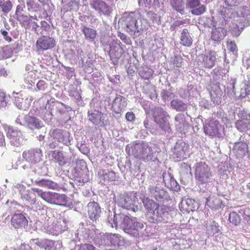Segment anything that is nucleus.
Wrapping results in <instances>:
<instances>
[{"mask_svg":"<svg viewBox=\"0 0 250 250\" xmlns=\"http://www.w3.org/2000/svg\"><path fill=\"white\" fill-rule=\"evenodd\" d=\"M146 15L144 16L146 19H143L142 21L144 23V24L146 26V24L148 23V20L151 21H152V23L153 24H159L161 22V19L160 16L157 15L156 14L154 13L153 12L150 11L147 12L146 11H145Z\"/></svg>","mask_w":250,"mask_h":250,"instance_id":"39","label":"nucleus"},{"mask_svg":"<svg viewBox=\"0 0 250 250\" xmlns=\"http://www.w3.org/2000/svg\"><path fill=\"white\" fill-rule=\"evenodd\" d=\"M126 105V98L116 94L115 97L112 101L111 108L115 113L121 114L125 111Z\"/></svg>","mask_w":250,"mask_h":250,"instance_id":"24","label":"nucleus"},{"mask_svg":"<svg viewBox=\"0 0 250 250\" xmlns=\"http://www.w3.org/2000/svg\"><path fill=\"white\" fill-rule=\"evenodd\" d=\"M13 95L16 94L15 96L14 103L16 106L20 109L26 110L29 107L31 102L33 100L32 98H28L26 96L23 97L20 93L13 92Z\"/></svg>","mask_w":250,"mask_h":250,"instance_id":"25","label":"nucleus"},{"mask_svg":"<svg viewBox=\"0 0 250 250\" xmlns=\"http://www.w3.org/2000/svg\"><path fill=\"white\" fill-rule=\"evenodd\" d=\"M224 91H225V86L219 82L214 83L210 91L211 101L214 104L219 105L222 101Z\"/></svg>","mask_w":250,"mask_h":250,"instance_id":"16","label":"nucleus"},{"mask_svg":"<svg viewBox=\"0 0 250 250\" xmlns=\"http://www.w3.org/2000/svg\"><path fill=\"white\" fill-rule=\"evenodd\" d=\"M108 234L107 233H100L96 234L93 239L95 245L99 248L108 246Z\"/></svg>","mask_w":250,"mask_h":250,"instance_id":"36","label":"nucleus"},{"mask_svg":"<svg viewBox=\"0 0 250 250\" xmlns=\"http://www.w3.org/2000/svg\"><path fill=\"white\" fill-rule=\"evenodd\" d=\"M12 3L10 0H0V9L4 13H8L12 8Z\"/></svg>","mask_w":250,"mask_h":250,"instance_id":"59","label":"nucleus"},{"mask_svg":"<svg viewBox=\"0 0 250 250\" xmlns=\"http://www.w3.org/2000/svg\"><path fill=\"white\" fill-rule=\"evenodd\" d=\"M29 115L23 113L19 115L15 120V124L26 127Z\"/></svg>","mask_w":250,"mask_h":250,"instance_id":"60","label":"nucleus"},{"mask_svg":"<svg viewBox=\"0 0 250 250\" xmlns=\"http://www.w3.org/2000/svg\"><path fill=\"white\" fill-rule=\"evenodd\" d=\"M36 77V74L33 71H29L25 74L24 78L25 83L27 85L26 86L27 88L30 89L32 88L33 84L35 83V78Z\"/></svg>","mask_w":250,"mask_h":250,"instance_id":"51","label":"nucleus"},{"mask_svg":"<svg viewBox=\"0 0 250 250\" xmlns=\"http://www.w3.org/2000/svg\"><path fill=\"white\" fill-rule=\"evenodd\" d=\"M11 225L15 229H20L27 226L28 220L24 214L21 213H15L11 218Z\"/></svg>","mask_w":250,"mask_h":250,"instance_id":"26","label":"nucleus"},{"mask_svg":"<svg viewBox=\"0 0 250 250\" xmlns=\"http://www.w3.org/2000/svg\"><path fill=\"white\" fill-rule=\"evenodd\" d=\"M194 168L196 184L205 192L208 189L214 181L213 174L210 167L203 162L196 163Z\"/></svg>","mask_w":250,"mask_h":250,"instance_id":"4","label":"nucleus"},{"mask_svg":"<svg viewBox=\"0 0 250 250\" xmlns=\"http://www.w3.org/2000/svg\"><path fill=\"white\" fill-rule=\"evenodd\" d=\"M187 8L191 9L190 12L194 15H200L205 13L206 7L201 4L200 0H187L186 4Z\"/></svg>","mask_w":250,"mask_h":250,"instance_id":"22","label":"nucleus"},{"mask_svg":"<svg viewBox=\"0 0 250 250\" xmlns=\"http://www.w3.org/2000/svg\"><path fill=\"white\" fill-rule=\"evenodd\" d=\"M57 205L69 207L72 205V202L65 194H59Z\"/></svg>","mask_w":250,"mask_h":250,"instance_id":"52","label":"nucleus"},{"mask_svg":"<svg viewBox=\"0 0 250 250\" xmlns=\"http://www.w3.org/2000/svg\"><path fill=\"white\" fill-rule=\"evenodd\" d=\"M229 220L232 225L237 226L240 224L241 220L240 215L236 212L232 211L229 214Z\"/></svg>","mask_w":250,"mask_h":250,"instance_id":"61","label":"nucleus"},{"mask_svg":"<svg viewBox=\"0 0 250 250\" xmlns=\"http://www.w3.org/2000/svg\"><path fill=\"white\" fill-rule=\"evenodd\" d=\"M240 87V96L241 97L244 98L250 95V85L246 82H243L241 84Z\"/></svg>","mask_w":250,"mask_h":250,"instance_id":"64","label":"nucleus"},{"mask_svg":"<svg viewBox=\"0 0 250 250\" xmlns=\"http://www.w3.org/2000/svg\"><path fill=\"white\" fill-rule=\"evenodd\" d=\"M207 233L209 235H214L220 231V227L218 223L213 220H208L206 224Z\"/></svg>","mask_w":250,"mask_h":250,"instance_id":"41","label":"nucleus"},{"mask_svg":"<svg viewBox=\"0 0 250 250\" xmlns=\"http://www.w3.org/2000/svg\"><path fill=\"white\" fill-rule=\"evenodd\" d=\"M145 93L146 96L152 100H156L157 98V94L156 92L155 87L153 85H147L144 89Z\"/></svg>","mask_w":250,"mask_h":250,"instance_id":"55","label":"nucleus"},{"mask_svg":"<svg viewBox=\"0 0 250 250\" xmlns=\"http://www.w3.org/2000/svg\"><path fill=\"white\" fill-rule=\"evenodd\" d=\"M126 151L129 155L145 162H155L158 160L152 147L148 143L141 141L127 145Z\"/></svg>","mask_w":250,"mask_h":250,"instance_id":"3","label":"nucleus"},{"mask_svg":"<svg viewBox=\"0 0 250 250\" xmlns=\"http://www.w3.org/2000/svg\"><path fill=\"white\" fill-rule=\"evenodd\" d=\"M40 4L34 0H27L26 10L30 13H35L40 11Z\"/></svg>","mask_w":250,"mask_h":250,"instance_id":"48","label":"nucleus"},{"mask_svg":"<svg viewBox=\"0 0 250 250\" xmlns=\"http://www.w3.org/2000/svg\"><path fill=\"white\" fill-rule=\"evenodd\" d=\"M21 197V199L27 204L34 205L35 203V195L29 191L26 190L24 193H22Z\"/></svg>","mask_w":250,"mask_h":250,"instance_id":"47","label":"nucleus"},{"mask_svg":"<svg viewBox=\"0 0 250 250\" xmlns=\"http://www.w3.org/2000/svg\"><path fill=\"white\" fill-rule=\"evenodd\" d=\"M55 44V40L48 36H42L39 38L36 43V49L39 52L51 49Z\"/></svg>","mask_w":250,"mask_h":250,"instance_id":"17","label":"nucleus"},{"mask_svg":"<svg viewBox=\"0 0 250 250\" xmlns=\"http://www.w3.org/2000/svg\"><path fill=\"white\" fill-rule=\"evenodd\" d=\"M31 180L32 184L40 187L55 190H57L60 188V186L58 184L50 180L42 179L34 180L31 179Z\"/></svg>","mask_w":250,"mask_h":250,"instance_id":"31","label":"nucleus"},{"mask_svg":"<svg viewBox=\"0 0 250 250\" xmlns=\"http://www.w3.org/2000/svg\"><path fill=\"white\" fill-rule=\"evenodd\" d=\"M206 204L210 208L217 209L221 208L222 201L218 196H209L207 198Z\"/></svg>","mask_w":250,"mask_h":250,"instance_id":"42","label":"nucleus"},{"mask_svg":"<svg viewBox=\"0 0 250 250\" xmlns=\"http://www.w3.org/2000/svg\"><path fill=\"white\" fill-rule=\"evenodd\" d=\"M58 194L59 193L56 192H48L45 197V201L48 203L57 205Z\"/></svg>","mask_w":250,"mask_h":250,"instance_id":"62","label":"nucleus"},{"mask_svg":"<svg viewBox=\"0 0 250 250\" xmlns=\"http://www.w3.org/2000/svg\"><path fill=\"white\" fill-rule=\"evenodd\" d=\"M7 137L9 140L10 144L16 147L23 145L26 141L21 131L14 129L12 127L8 129Z\"/></svg>","mask_w":250,"mask_h":250,"instance_id":"12","label":"nucleus"},{"mask_svg":"<svg viewBox=\"0 0 250 250\" xmlns=\"http://www.w3.org/2000/svg\"><path fill=\"white\" fill-rule=\"evenodd\" d=\"M174 124L178 132L186 134L188 127V123L186 121V115L184 114L177 113L174 117Z\"/></svg>","mask_w":250,"mask_h":250,"instance_id":"21","label":"nucleus"},{"mask_svg":"<svg viewBox=\"0 0 250 250\" xmlns=\"http://www.w3.org/2000/svg\"><path fill=\"white\" fill-rule=\"evenodd\" d=\"M145 207L147 209V213L152 212L156 210L159 206L158 204L153 200L146 198L143 201Z\"/></svg>","mask_w":250,"mask_h":250,"instance_id":"49","label":"nucleus"},{"mask_svg":"<svg viewBox=\"0 0 250 250\" xmlns=\"http://www.w3.org/2000/svg\"><path fill=\"white\" fill-rule=\"evenodd\" d=\"M121 44V42L119 41L111 42L108 44L110 48L108 54L111 60L114 64L118 63L119 59L124 53Z\"/></svg>","mask_w":250,"mask_h":250,"instance_id":"15","label":"nucleus"},{"mask_svg":"<svg viewBox=\"0 0 250 250\" xmlns=\"http://www.w3.org/2000/svg\"><path fill=\"white\" fill-rule=\"evenodd\" d=\"M27 0H18V4L16 6L15 15L20 16L26 10Z\"/></svg>","mask_w":250,"mask_h":250,"instance_id":"57","label":"nucleus"},{"mask_svg":"<svg viewBox=\"0 0 250 250\" xmlns=\"http://www.w3.org/2000/svg\"><path fill=\"white\" fill-rule=\"evenodd\" d=\"M180 43L185 46L189 47L192 45V39L187 29H184L180 36Z\"/></svg>","mask_w":250,"mask_h":250,"instance_id":"44","label":"nucleus"},{"mask_svg":"<svg viewBox=\"0 0 250 250\" xmlns=\"http://www.w3.org/2000/svg\"><path fill=\"white\" fill-rule=\"evenodd\" d=\"M13 54L12 49L7 46L0 47V60L11 57Z\"/></svg>","mask_w":250,"mask_h":250,"instance_id":"58","label":"nucleus"},{"mask_svg":"<svg viewBox=\"0 0 250 250\" xmlns=\"http://www.w3.org/2000/svg\"><path fill=\"white\" fill-rule=\"evenodd\" d=\"M17 20L24 29L30 30L37 34L42 33L38 28L39 24L37 23L38 19L36 16L21 15L18 17Z\"/></svg>","mask_w":250,"mask_h":250,"instance_id":"9","label":"nucleus"},{"mask_svg":"<svg viewBox=\"0 0 250 250\" xmlns=\"http://www.w3.org/2000/svg\"><path fill=\"white\" fill-rule=\"evenodd\" d=\"M81 30L87 40L91 42L94 41L97 35L95 29L83 25L81 26Z\"/></svg>","mask_w":250,"mask_h":250,"instance_id":"40","label":"nucleus"},{"mask_svg":"<svg viewBox=\"0 0 250 250\" xmlns=\"http://www.w3.org/2000/svg\"><path fill=\"white\" fill-rule=\"evenodd\" d=\"M51 136L55 141L67 146L71 145V142L73 140L69 132L60 129L53 130Z\"/></svg>","mask_w":250,"mask_h":250,"instance_id":"13","label":"nucleus"},{"mask_svg":"<svg viewBox=\"0 0 250 250\" xmlns=\"http://www.w3.org/2000/svg\"><path fill=\"white\" fill-rule=\"evenodd\" d=\"M170 207L166 205L160 206L153 212L147 213V220L150 223L154 224L167 223L170 220Z\"/></svg>","mask_w":250,"mask_h":250,"instance_id":"6","label":"nucleus"},{"mask_svg":"<svg viewBox=\"0 0 250 250\" xmlns=\"http://www.w3.org/2000/svg\"><path fill=\"white\" fill-rule=\"evenodd\" d=\"M180 208L188 212L194 211L198 208V204L194 199L191 198L183 199L181 202Z\"/></svg>","mask_w":250,"mask_h":250,"instance_id":"29","label":"nucleus"},{"mask_svg":"<svg viewBox=\"0 0 250 250\" xmlns=\"http://www.w3.org/2000/svg\"><path fill=\"white\" fill-rule=\"evenodd\" d=\"M153 117L155 123L162 131L165 133L171 131L169 122L170 116L166 110L161 107H155L153 109Z\"/></svg>","mask_w":250,"mask_h":250,"instance_id":"7","label":"nucleus"},{"mask_svg":"<svg viewBox=\"0 0 250 250\" xmlns=\"http://www.w3.org/2000/svg\"><path fill=\"white\" fill-rule=\"evenodd\" d=\"M41 117L47 124L50 125L52 123L53 114L50 111L45 110V108L43 107L41 113Z\"/></svg>","mask_w":250,"mask_h":250,"instance_id":"56","label":"nucleus"},{"mask_svg":"<svg viewBox=\"0 0 250 250\" xmlns=\"http://www.w3.org/2000/svg\"><path fill=\"white\" fill-rule=\"evenodd\" d=\"M189 105L188 103L178 99H174L170 102L171 108L178 112L187 111Z\"/></svg>","mask_w":250,"mask_h":250,"instance_id":"35","label":"nucleus"},{"mask_svg":"<svg viewBox=\"0 0 250 250\" xmlns=\"http://www.w3.org/2000/svg\"><path fill=\"white\" fill-rule=\"evenodd\" d=\"M86 208L89 219L93 222L98 220L102 212L99 204L95 201H91L87 204Z\"/></svg>","mask_w":250,"mask_h":250,"instance_id":"20","label":"nucleus"},{"mask_svg":"<svg viewBox=\"0 0 250 250\" xmlns=\"http://www.w3.org/2000/svg\"><path fill=\"white\" fill-rule=\"evenodd\" d=\"M26 127L32 131L42 128L44 133H45L46 131L43 123L37 117L30 115L28 117Z\"/></svg>","mask_w":250,"mask_h":250,"instance_id":"27","label":"nucleus"},{"mask_svg":"<svg viewBox=\"0 0 250 250\" xmlns=\"http://www.w3.org/2000/svg\"><path fill=\"white\" fill-rule=\"evenodd\" d=\"M235 127L240 132H246L250 129V122L244 120H237L235 122Z\"/></svg>","mask_w":250,"mask_h":250,"instance_id":"50","label":"nucleus"},{"mask_svg":"<svg viewBox=\"0 0 250 250\" xmlns=\"http://www.w3.org/2000/svg\"><path fill=\"white\" fill-rule=\"evenodd\" d=\"M109 223L112 228H120L125 232L135 236L144 228V224L138 221L136 217L131 218L123 213H114L113 220L109 219Z\"/></svg>","mask_w":250,"mask_h":250,"instance_id":"1","label":"nucleus"},{"mask_svg":"<svg viewBox=\"0 0 250 250\" xmlns=\"http://www.w3.org/2000/svg\"><path fill=\"white\" fill-rule=\"evenodd\" d=\"M139 74L143 79L148 80L152 77L153 70L148 67L145 66L140 69Z\"/></svg>","mask_w":250,"mask_h":250,"instance_id":"53","label":"nucleus"},{"mask_svg":"<svg viewBox=\"0 0 250 250\" xmlns=\"http://www.w3.org/2000/svg\"><path fill=\"white\" fill-rule=\"evenodd\" d=\"M239 141L235 142L233 147V152L237 158L244 157L246 153L249 154L248 145L243 138H240Z\"/></svg>","mask_w":250,"mask_h":250,"instance_id":"23","label":"nucleus"},{"mask_svg":"<svg viewBox=\"0 0 250 250\" xmlns=\"http://www.w3.org/2000/svg\"><path fill=\"white\" fill-rule=\"evenodd\" d=\"M47 95L45 94L42 98L40 99V101H44L46 100V104L44 106H42V107L45 108V110H47L52 112L53 110H55L56 113H58L60 114H62L63 103L56 101L54 98H50L49 99L47 98Z\"/></svg>","mask_w":250,"mask_h":250,"instance_id":"19","label":"nucleus"},{"mask_svg":"<svg viewBox=\"0 0 250 250\" xmlns=\"http://www.w3.org/2000/svg\"><path fill=\"white\" fill-rule=\"evenodd\" d=\"M90 5L100 16H110L112 12V8L102 0H92Z\"/></svg>","mask_w":250,"mask_h":250,"instance_id":"14","label":"nucleus"},{"mask_svg":"<svg viewBox=\"0 0 250 250\" xmlns=\"http://www.w3.org/2000/svg\"><path fill=\"white\" fill-rule=\"evenodd\" d=\"M223 130L224 128L219 122L213 119L206 122L204 125L205 134L211 137H222Z\"/></svg>","mask_w":250,"mask_h":250,"instance_id":"11","label":"nucleus"},{"mask_svg":"<svg viewBox=\"0 0 250 250\" xmlns=\"http://www.w3.org/2000/svg\"><path fill=\"white\" fill-rule=\"evenodd\" d=\"M216 53L213 51H210L208 53L204 55L203 59V64L206 68H212L214 65L216 60Z\"/></svg>","mask_w":250,"mask_h":250,"instance_id":"32","label":"nucleus"},{"mask_svg":"<svg viewBox=\"0 0 250 250\" xmlns=\"http://www.w3.org/2000/svg\"><path fill=\"white\" fill-rule=\"evenodd\" d=\"M138 3L139 5L143 6L144 4L149 8H156L160 5L159 0H139Z\"/></svg>","mask_w":250,"mask_h":250,"instance_id":"54","label":"nucleus"},{"mask_svg":"<svg viewBox=\"0 0 250 250\" xmlns=\"http://www.w3.org/2000/svg\"><path fill=\"white\" fill-rule=\"evenodd\" d=\"M147 189L149 196L159 202H165L170 199L168 192L159 185L152 183Z\"/></svg>","mask_w":250,"mask_h":250,"instance_id":"10","label":"nucleus"},{"mask_svg":"<svg viewBox=\"0 0 250 250\" xmlns=\"http://www.w3.org/2000/svg\"><path fill=\"white\" fill-rule=\"evenodd\" d=\"M52 157L61 167L64 166L69 161V158L65 156L64 153L61 151H53Z\"/></svg>","mask_w":250,"mask_h":250,"instance_id":"37","label":"nucleus"},{"mask_svg":"<svg viewBox=\"0 0 250 250\" xmlns=\"http://www.w3.org/2000/svg\"><path fill=\"white\" fill-rule=\"evenodd\" d=\"M115 202L122 208L135 212L141 211L142 210L141 206L136 204L137 203L126 194H118L115 197Z\"/></svg>","mask_w":250,"mask_h":250,"instance_id":"8","label":"nucleus"},{"mask_svg":"<svg viewBox=\"0 0 250 250\" xmlns=\"http://www.w3.org/2000/svg\"><path fill=\"white\" fill-rule=\"evenodd\" d=\"M64 2L66 6H67L69 9L68 8L65 11V8L64 7V11L63 12L62 10H61V15L65 13L68 10H77L79 9V0H64Z\"/></svg>","mask_w":250,"mask_h":250,"instance_id":"46","label":"nucleus"},{"mask_svg":"<svg viewBox=\"0 0 250 250\" xmlns=\"http://www.w3.org/2000/svg\"><path fill=\"white\" fill-rule=\"evenodd\" d=\"M98 175L101 183L114 181L116 179V174L112 171L101 169L99 171Z\"/></svg>","mask_w":250,"mask_h":250,"instance_id":"33","label":"nucleus"},{"mask_svg":"<svg viewBox=\"0 0 250 250\" xmlns=\"http://www.w3.org/2000/svg\"><path fill=\"white\" fill-rule=\"evenodd\" d=\"M7 211L3 214L2 217L6 219L9 217L10 215L13 213H20V209L21 207L17 202L12 200H8L6 203Z\"/></svg>","mask_w":250,"mask_h":250,"instance_id":"30","label":"nucleus"},{"mask_svg":"<svg viewBox=\"0 0 250 250\" xmlns=\"http://www.w3.org/2000/svg\"><path fill=\"white\" fill-rule=\"evenodd\" d=\"M102 116V113L96 110L91 109L88 112L89 121L95 125H98L101 123Z\"/></svg>","mask_w":250,"mask_h":250,"instance_id":"43","label":"nucleus"},{"mask_svg":"<svg viewBox=\"0 0 250 250\" xmlns=\"http://www.w3.org/2000/svg\"><path fill=\"white\" fill-rule=\"evenodd\" d=\"M172 88L168 89H163L161 93V96L163 101H167L170 100L174 96Z\"/></svg>","mask_w":250,"mask_h":250,"instance_id":"63","label":"nucleus"},{"mask_svg":"<svg viewBox=\"0 0 250 250\" xmlns=\"http://www.w3.org/2000/svg\"><path fill=\"white\" fill-rule=\"evenodd\" d=\"M170 3L174 10L181 14L185 13V3L184 0H170Z\"/></svg>","mask_w":250,"mask_h":250,"instance_id":"45","label":"nucleus"},{"mask_svg":"<svg viewBox=\"0 0 250 250\" xmlns=\"http://www.w3.org/2000/svg\"><path fill=\"white\" fill-rule=\"evenodd\" d=\"M108 246H122L125 244L124 238L119 234L109 233Z\"/></svg>","mask_w":250,"mask_h":250,"instance_id":"38","label":"nucleus"},{"mask_svg":"<svg viewBox=\"0 0 250 250\" xmlns=\"http://www.w3.org/2000/svg\"><path fill=\"white\" fill-rule=\"evenodd\" d=\"M124 30L130 35L136 38L142 34L146 25L144 24L141 15L138 12L125 13L119 20Z\"/></svg>","mask_w":250,"mask_h":250,"instance_id":"2","label":"nucleus"},{"mask_svg":"<svg viewBox=\"0 0 250 250\" xmlns=\"http://www.w3.org/2000/svg\"><path fill=\"white\" fill-rule=\"evenodd\" d=\"M226 34V30L223 28H215L211 31V40L218 43L224 39Z\"/></svg>","mask_w":250,"mask_h":250,"instance_id":"34","label":"nucleus"},{"mask_svg":"<svg viewBox=\"0 0 250 250\" xmlns=\"http://www.w3.org/2000/svg\"><path fill=\"white\" fill-rule=\"evenodd\" d=\"M189 145L182 140H178L172 149L174 158L180 159L186 158L188 155Z\"/></svg>","mask_w":250,"mask_h":250,"instance_id":"18","label":"nucleus"},{"mask_svg":"<svg viewBox=\"0 0 250 250\" xmlns=\"http://www.w3.org/2000/svg\"><path fill=\"white\" fill-rule=\"evenodd\" d=\"M162 177L165 186L167 188L174 191H177L180 189L179 184L170 173L164 172Z\"/></svg>","mask_w":250,"mask_h":250,"instance_id":"28","label":"nucleus"},{"mask_svg":"<svg viewBox=\"0 0 250 250\" xmlns=\"http://www.w3.org/2000/svg\"><path fill=\"white\" fill-rule=\"evenodd\" d=\"M43 156L42 150L40 148H31L24 150L22 154L23 160L19 158L16 163V167L15 169H17L18 166H20L23 170H29L35 172V169L32 167L31 164H36L40 162Z\"/></svg>","mask_w":250,"mask_h":250,"instance_id":"5","label":"nucleus"}]
</instances>
